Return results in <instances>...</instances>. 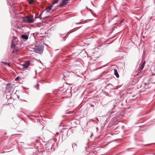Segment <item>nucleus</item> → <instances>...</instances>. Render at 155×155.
<instances>
[{"label":"nucleus","mask_w":155,"mask_h":155,"mask_svg":"<svg viewBox=\"0 0 155 155\" xmlns=\"http://www.w3.org/2000/svg\"><path fill=\"white\" fill-rule=\"evenodd\" d=\"M5 65H7V64L8 65V66L9 65V64L8 63H7V62H2Z\"/></svg>","instance_id":"dca6fc26"},{"label":"nucleus","mask_w":155,"mask_h":155,"mask_svg":"<svg viewBox=\"0 0 155 155\" xmlns=\"http://www.w3.org/2000/svg\"><path fill=\"white\" fill-rule=\"evenodd\" d=\"M26 22L28 24L33 23L35 21L34 18H31V17L29 16H27L26 17Z\"/></svg>","instance_id":"f03ea898"},{"label":"nucleus","mask_w":155,"mask_h":155,"mask_svg":"<svg viewBox=\"0 0 155 155\" xmlns=\"http://www.w3.org/2000/svg\"><path fill=\"white\" fill-rule=\"evenodd\" d=\"M44 47L41 45H36L35 47L34 51L35 53L42 54L43 51Z\"/></svg>","instance_id":"f257e3e1"},{"label":"nucleus","mask_w":155,"mask_h":155,"mask_svg":"<svg viewBox=\"0 0 155 155\" xmlns=\"http://www.w3.org/2000/svg\"><path fill=\"white\" fill-rule=\"evenodd\" d=\"M68 1L69 0H62L61 2L58 6L61 7H63L64 5L68 3Z\"/></svg>","instance_id":"20e7f679"},{"label":"nucleus","mask_w":155,"mask_h":155,"mask_svg":"<svg viewBox=\"0 0 155 155\" xmlns=\"http://www.w3.org/2000/svg\"><path fill=\"white\" fill-rule=\"evenodd\" d=\"M93 136V134H92V135H91L90 136V138H91Z\"/></svg>","instance_id":"4be33fe9"},{"label":"nucleus","mask_w":155,"mask_h":155,"mask_svg":"<svg viewBox=\"0 0 155 155\" xmlns=\"http://www.w3.org/2000/svg\"><path fill=\"white\" fill-rule=\"evenodd\" d=\"M114 112V111H109L108 112V113H110V114L109 115V116H110V115L111 116V115L112 114V113H113Z\"/></svg>","instance_id":"f3484780"},{"label":"nucleus","mask_w":155,"mask_h":155,"mask_svg":"<svg viewBox=\"0 0 155 155\" xmlns=\"http://www.w3.org/2000/svg\"><path fill=\"white\" fill-rule=\"evenodd\" d=\"M19 77H17L15 79V80L16 81H17L18 79H19Z\"/></svg>","instance_id":"6ab92c4d"},{"label":"nucleus","mask_w":155,"mask_h":155,"mask_svg":"<svg viewBox=\"0 0 155 155\" xmlns=\"http://www.w3.org/2000/svg\"><path fill=\"white\" fill-rule=\"evenodd\" d=\"M29 1H28V3L30 5L32 4L34 2V0H29Z\"/></svg>","instance_id":"ddd939ff"},{"label":"nucleus","mask_w":155,"mask_h":155,"mask_svg":"<svg viewBox=\"0 0 155 155\" xmlns=\"http://www.w3.org/2000/svg\"><path fill=\"white\" fill-rule=\"evenodd\" d=\"M77 24H80V23H77Z\"/></svg>","instance_id":"393cba45"},{"label":"nucleus","mask_w":155,"mask_h":155,"mask_svg":"<svg viewBox=\"0 0 155 155\" xmlns=\"http://www.w3.org/2000/svg\"><path fill=\"white\" fill-rule=\"evenodd\" d=\"M30 63L29 61H27L23 64L22 66L23 68L25 69H27L29 66Z\"/></svg>","instance_id":"423d86ee"},{"label":"nucleus","mask_w":155,"mask_h":155,"mask_svg":"<svg viewBox=\"0 0 155 155\" xmlns=\"http://www.w3.org/2000/svg\"><path fill=\"white\" fill-rule=\"evenodd\" d=\"M118 87H117V88H116L115 89H117V88Z\"/></svg>","instance_id":"bb28decb"},{"label":"nucleus","mask_w":155,"mask_h":155,"mask_svg":"<svg viewBox=\"0 0 155 155\" xmlns=\"http://www.w3.org/2000/svg\"><path fill=\"white\" fill-rule=\"evenodd\" d=\"M26 18L25 19V18H24L23 20V22H26Z\"/></svg>","instance_id":"aec40b11"},{"label":"nucleus","mask_w":155,"mask_h":155,"mask_svg":"<svg viewBox=\"0 0 155 155\" xmlns=\"http://www.w3.org/2000/svg\"><path fill=\"white\" fill-rule=\"evenodd\" d=\"M39 86V84H37L34 87L35 88H37V89L38 90V87Z\"/></svg>","instance_id":"2eb2a0df"},{"label":"nucleus","mask_w":155,"mask_h":155,"mask_svg":"<svg viewBox=\"0 0 155 155\" xmlns=\"http://www.w3.org/2000/svg\"><path fill=\"white\" fill-rule=\"evenodd\" d=\"M72 146L73 148V149L74 148L75 149H76V148L77 147V145L75 143L72 144Z\"/></svg>","instance_id":"f8f14e48"},{"label":"nucleus","mask_w":155,"mask_h":155,"mask_svg":"<svg viewBox=\"0 0 155 155\" xmlns=\"http://www.w3.org/2000/svg\"><path fill=\"white\" fill-rule=\"evenodd\" d=\"M145 62H143L142 63V64L139 67V69L140 71H141L144 68V65H145Z\"/></svg>","instance_id":"9d476101"},{"label":"nucleus","mask_w":155,"mask_h":155,"mask_svg":"<svg viewBox=\"0 0 155 155\" xmlns=\"http://www.w3.org/2000/svg\"><path fill=\"white\" fill-rule=\"evenodd\" d=\"M52 7V5H51V6H49L48 7L45 8V10H44V11H45L47 13H48L51 9Z\"/></svg>","instance_id":"6e6552de"},{"label":"nucleus","mask_w":155,"mask_h":155,"mask_svg":"<svg viewBox=\"0 0 155 155\" xmlns=\"http://www.w3.org/2000/svg\"><path fill=\"white\" fill-rule=\"evenodd\" d=\"M112 85V84H108V85Z\"/></svg>","instance_id":"b1692460"},{"label":"nucleus","mask_w":155,"mask_h":155,"mask_svg":"<svg viewBox=\"0 0 155 155\" xmlns=\"http://www.w3.org/2000/svg\"><path fill=\"white\" fill-rule=\"evenodd\" d=\"M114 101H112L108 106V107L110 110H113L115 108V105H114Z\"/></svg>","instance_id":"7ed1b4c3"},{"label":"nucleus","mask_w":155,"mask_h":155,"mask_svg":"<svg viewBox=\"0 0 155 155\" xmlns=\"http://www.w3.org/2000/svg\"><path fill=\"white\" fill-rule=\"evenodd\" d=\"M73 113V112H71V111H70L69 112H68V113H66L67 114V113H69V114H71V113Z\"/></svg>","instance_id":"412c9836"},{"label":"nucleus","mask_w":155,"mask_h":155,"mask_svg":"<svg viewBox=\"0 0 155 155\" xmlns=\"http://www.w3.org/2000/svg\"><path fill=\"white\" fill-rule=\"evenodd\" d=\"M58 0H56L55 1H54V2H53L52 3L51 5H52V6L53 5L57 3L58 2Z\"/></svg>","instance_id":"4468645a"},{"label":"nucleus","mask_w":155,"mask_h":155,"mask_svg":"<svg viewBox=\"0 0 155 155\" xmlns=\"http://www.w3.org/2000/svg\"><path fill=\"white\" fill-rule=\"evenodd\" d=\"M114 74L116 76V77L117 78H118L119 77V75L118 74V71L116 69H114Z\"/></svg>","instance_id":"1a4fd4ad"},{"label":"nucleus","mask_w":155,"mask_h":155,"mask_svg":"<svg viewBox=\"0 0 155 155\" xmlns=\"http://www.w3.org/2000/svg\"><path fill=\"white\" fill-rule=\"evenodd\" d=\"M42 14V13H41L40 15L38 17H37L36 18H40V19H41L42 18H41V15Z\"/></svg>","instance_id":"a211bd4d"},{"label":"nucleus","mask_w":155,"mask_h":155,"mask_svg":"<svg viewBox=\"0 0 155 155\" xmlns=\"http://www.w3.org/2000/svg\"><path fill=\"white\" fill-rule=\"evenodd\" d=\"M153 83L154 84H155V81L154 82H153Z\"/></svg>","instance_id":"5701e85b"},{"label":"nucleus","mask_w":155,"mask_h":155,"mask_svg":"<svg viewBox=\"0 0 155 155\" xmlns=\"http://www.w3.org/2000/svg\"><path fill=\"white\" fill-rule=\"evenodd\" d=\"M91 3H92V5H93V3H92V2H91Z\"/></svg>","instance_id":"a878e982"},{"label":"nucleus","mask_w":155,"mask_h":155,"mask_svg":"<svg viewBox=\"0 0 155 155\" xmlns=\"http://www.w3.org/2000/svg\"><path fill=\"white\" fill-rule=\"evenodd\" d=\"M15 43H14V42L13 41H12V45H11V47L12 48H15Z\"/></svg>","instance_id":"9b49d317"},{"label":"nucleus","mask_w":155,"mask_h":155,"mask_svg":"<svg viewBox=\"0 0 155 155\" xmlns=\"http://www.w3.org/2000/svg\"><path fill=\"white\" fill-rule=\"evenodd\" d=\"M29 36L28 35L23 34L21 35V38L25 40H27L28 39Z\"/></svg>","instance_id":"0eeeda50"},{"label":"nucleus","mask_w":155,"mask_h":155,"mask_svg":"<svg viewBox=\"0 0 155 155\" xmlns=\"http://www.w3.org/2000/svg\"><path fill=\"white\" fill-rule=\"evenodd\" d=\"M13 87V85L12 84L10 83H8L5 87L7 90H10Z\"/></svg>","instance_id":"39448f33"}]
</instances>
